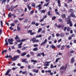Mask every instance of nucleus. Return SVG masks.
Segmentation results:
<instances>
[{
  "instance_id": "nucleus-1",
  "label": "nucleus",
  "mask_w": 76,
  "mask_h": 76,
  "mask_svg": "<svg viewBox=\"0 0 76 76\" xmlns=\"http://www.w3.org/2000/svg\"><path fill=\"white\" fill-rule=\"evenodd\" d=\"M8 41L10 44L12 45V44H13V42H12L14 41V40H13V39L12 38L11 39L10 38L8 39Z\"/></svg>"
},
{
  "instance_id": "nucleus-2",
  "label": "nucleus",
  "mask_w": 76,
  "mask_h": 76,
  "mask_svg": "<svg viewBox=\"0 0 76 76\" xmlns=\"http://www.w3.org/2000/svg\"><path fill=\"white\" fill-rule=\"evenodd\" d=\"M11 70L12 69H8L5 73V76H7V75H8V76H11V75L9 74V73H10V72L11 71Z\"/></svg>"
},
{
  "instance_id": "nucleus-3",
  "label": "nucleus",
  "mask_w": 76,
  "mask_h": 76,
  "mask_svg": "<svg viewBox=\"0 0 76 76\" xmlns=\"http://www.w3.org/2000/svg\"><path fill=\"white\" fill-rule=\"evenodd\" d=\"M65 21L66 22H70L72 21L70 20V16L69 15L68 16V18H66L65 19Z\"/></svg>"
},
{
  "instance_id": "nucleus-4",
  "label": "nucleus",
  "mask_w": 76,
  "mask_h": 76,
  "mask_svg": "<svg viewBox=\"0 0 76 76\" xmlns=\"http://www.w3.org/2000/svg\"><path fill=\"white\" fill-rule=\"evenodd\" d=\"M26 40H27V39H22L21 40H20L19 39H18L17 40V41L18 42H24L25 41H26Z\"/></svg>"
},
{
  "instance_id": "nucleus-5",
  "label": "nucleus",
  "mask_w": 76,
  "mask_h": 76,
  "mask_svg": "<svg viewBox=\"0 0 76 76\" xmlns=\"http://www.w3.org/2000/svg\"><path fill=\"white\" fill-rule=\"evenodd\" d=\"M41 55H42L43 57L45 56V54H44V53L42 52V53H39L37 55V57H40Z\"/></svg>"
},
{
  "instance_id": "nucleus-6",
  "label": "nucleus",
  "mask_w": 76,
  "mask_h": 76,
  "mask_svg": "<svg viewBox=\"0 0 76 76\" xmlns=\"http://www.w3.org/2000/svg\"><path fill=\"white\" fill-rule=\"evenodd\" d=\"M19 57V56H14L13 58H12V60H13V61H15Z\"/></svg>"
},
{
  "instance_id": "nucleus-7",
  "label": "nucleus",
  "mask_w": 76,
  "mask_h": 76,
  "mask_svg": "<svg viewBox=\"0 0 76 76\" xmlns=\"http://www.w3.org/2000/svg\"><path fill=\"white\" fill-rule=\"evenodd\" d=\"M47 42V39H45L44 42H42L40 44L41 45H44Z\"/></svg>"
},
{
  "instance_id": "nucleus-8",
  "label": "nucleus",
  "mask_w": 76,
  "mask_h": 76,
  "mask_svg": "<svg viewBox=\"0 0 76 76\" xmlns=\"http://www.w3.org/2000/svg\"><path fill=\"white\" fill-rule=\"evenodd\" d=\"M41 7V4H39V5L36 6V8H38V7H39L38 9V10H41V9H42V7Z\"/></svg>"
},
{
  "instance_id": "nucleus-9",
  "label": "nucleus",
  "mask_w": 76,
  "mask_h": 76,
  "mask_svg": "<svg viewBox=\"0 0 76 76\" xmlns=\"http://www.w3.org/2000/svg\"><path fill=\"white\" fill-rule=\"evenodd\" d=\"M64 26L63 24L58 25L57 26L58 28H64Z\"/></svg>"
},
{
  "instance_id": "nucleus-10",
  "label": "nucleus",
  "mask_w": 76,
  "mask_h": 76,
  "mask_svg": "<svg viewBox=\"0 0 76 76\" xmlns=\"http://www.w3.org/2000/svg\"><path fill=\"white\" fill-rule=\"evenodd\" d=\"M74 57H73L71 59V63L73 64L75 62V59H74Z\"/></svg>"
},
{
  "instance_id": "nucleus-11",
  "label": "nucleus",
  "mask_w": 76,
  "mask_h": 76,
  "mask_svg": "<svg viewBox=\"0 0 76 76\" xmlns=\"http://www.w3.org/2000/svg\"><path fill=\"white\" fill-rule=\"evenodd\" d=\"M72 21H70L69 22H67L66 23V24H69V26H71V27H72L73 26V24L72 23Z\"/></svg>"
},
{
  "instance_id": "nucleus-12",
  "label": "nucleus",
  "mask_w": 76,
  "mask_h": 76,
  "mask_svg": "<svg viewBox=\"0 0 76 76\" xmlns=\"http://www.w3.org/2000/svg\"><path fill=\"white\" fill-rule=\"evenodd\" d=\"M22 42H21L18 45V48H22Z\"/></svg>"
},
{
  "instance_id": "nucleus-13",
  "label": "nucleus",
  "mask_w": 76,
  "mask_h": 76,
  "mask_svg": "<svg viewBox=\"0 0 76 76\" xmlns=\"http://www.w3.org/2000/svg\"><path fill=\"white\" fill-rule=\"evenodd\" d=\"M7 38H6L5 40V42H6L5 43V45H7H7H9V43H8V42H7Z\"/></svg>"
},
{
  "instance_id": "nucleus-14",
  "label": "nucleus",
  "mask_w": 76,
  "mask_h": 76,
  "mask_svg": "<svg viewBox=\"0 0 76 76\" xmlns=\"http://www.w3.org/2000/svg\"><path fill=\"white\" fill-rule=\"evenodd\" d=\"M27 53L26 52H23L21 54V56H26V55Z\"/></svg>"
},
{
  "instance_id": "nucleus-15",
  "label": "nucleus",
  "mask_w": 76,
  "mask_h": 76,
  "mask_svg": "<svg viewBox=\"0 0 76 76\" xmlns=\"http://www.w3.org/2000/svg\"><path fill=\"white\" fill-rule=\"evenodd\" d=\"M32 41L33 42V43L35 42V41L36 40V39L35 37L32 38Z\"/></svg>"
},
{
  "instance_id": "nucleus-16",
  "label": "nucleus",
  "mask_w": 76,
  "mask_h": 76,
  "mask_svg": "<svg viewBox=\"0 0 76 76\" xmlns=\"http://www.w3.org/2000/svg\"><path fill=\"white\" fill-rule=\"evenodd\" d=\"M5 58H10L11 59H12V56H11V55L9 56L8 55H7L6 56H5Z\"/></svg>"
},
{
  "instance_id": "nucleus-17",
  "label": "nucleus",
  "mask_w": 76,
  "mask_h": 76,
  "mask_svg": "<svg viewBox=\"0 0 76 76\" xmlns=\"http://www.w3.org/2000/svg\"><path fill=\"white\" fill-rule=\"evenodd\" d=\"M69 12L70 13H74V11L72 9H70L69 10Z\"/></svg>"
},
{
  "instance_id": "nucleus-18",
  "label": "nucleus",
  "mask_w": 76,
  "mask_h": 76,
  "mask_svg": "<svg viewBox=\"0 0 76 76\" xmlns=\"http://www.w3.org/2000/svg\"><path fill=\"white\" fill-rule=\"evenodd\" d=\"M7 50H3L1 52V53L2 54H4V53H7Z\"/></svg>"
},
{
  "instance_id": "nucleus-19",
  "label": "nucleus",
  "mask_w": 76,
  "mask_h": 76,
  "mask_svg": "<svg viewBox=\"0 0 76 76\" xmlns=\"http://www.w3.org/2000/svg\"><path fill=\"white\" fill-rule=\"evenodd\" d=\"M8 18H12V15L11 13H9L8 15Z\"/></svg>"
},
{
  "instance_id": "nucleus-20",
  "label": "nucleus",
  "mask_w": 76,
  "mask_h": 76,
  "mask_svg": "<svg viewBox=\"0 0 76 76\" xmlns=\"http://www.w3.org/2000/svg\"><path fill=\"white\" fill-rule=\"evenodd\" d=\"M38 70L37 69L36 71V70H35V69H34L33 70H32V72H35V73H38Z\"/></svg>"
},
{
  "instance_id": "nucleus-21",
  "label": "nucleus",
  "mask_w": 76,
  "mask_h": 76,
  "mask_svg": "<svg viewBox=\"0 0 76 76\" xmlns=\"http://www.w3.org/2000/svg\"><path fill=\"white\" fill-rule=\"evenodd\" d=\"M0 25L1 27H3V20H1L0 21Z\"/></svg>"
},
{
  "instance_id": "nucleus-22",
  "label": "nucleus",
  "mask_w": 76,
  "mask_h": 76,
  "mask_svg": "<svg viewBox=\"0 0 76 76\" xmlns=\"http://www.w3.org/2000/svg\"><path fill=\"white\" fill-rule=\"evenodd\" d=\"M58 20L59 22H60V23H63V20L60 18L59 19H58Z\"/></svg>"
},
{
  "instance_id": "nucleus-23",
  "label": "nucleus",
  "mask_w": 76,
  "mask_h": 76,
  "mask_svg": "<svg viewBox=\"0 0 76 76\" xmlns=\"http://www.w3.org/2000/svg\"><path fill=\"white\" fill-rule=\"evenodd\" d=\"M64 35V33H61L60 34V37H63Z\"/></svg>"
},
{
  "instance_id": "nucleus-24",
  "label": "nucleus",
  "mask_w": 76,
  "mask_h": 76,
  "mask_svg": "<svg viewBox=\"0 0 76 76\" xmlns=\"http://www.w3.org/2000/svg\"><path fill=\"white\" fill-rule=\"evenodd\" d=\"M70 15L72 18H75V14H73V13H72L71 14H70Z\"/></svg>"
},
{
  "instance_id": "nucleus-25",
  "label": "nucleus",
  "mask_w": 76,
  "mask_h": 76,
  "mask_svg": "<svg viewBox=\"0 0 76 76\" xmlns=\"http://www.w3.org/2000/svg\"><path fill=\"white\" fill-rule=\"evenodd\" d=\"M40 11L41 13H45V10H41Z\"/></svg>"
},
{
  "instance_id": "nucleus-26",
  "label": "nucleus",
  "mask_w": 76,
  "mask_h": 76,
  "mask_svg": "<svg viewBox=\"0 0 76 76\" xmlns=\"http://www.w3.org/2000/svg\"><path fill=\"white\" fill-rule=\"evenodd\" d=\"M60 59H61V58H57L56 59L55 62L56 63H57L58 62V60H60Z\"/></svg>"
},
{
  "instance_id": "nucleus-27",
  "label": "nucleus",
  "mask_w": 76,
  "mask_h": 76,
  "mask_svg": "<svg viewBox=\"0 0 76 76\" xmlns=\"http://www.w3.org/2000/svg\"><path fill=\"white\" fill-rule=\"evenodd\" d=\"M65 47V46L63 45L62 46L61 48V50H64V48Z\"/></svg>"
},
{
  "instance_id": "nucleus-28",
  "label": "nucleus",
  "mask_w": 76,
  "mask_h": 76,
  "mask_svg": "<svg viewBox=\"0 0 76 76\" xmlns=\"http://www.w3.org/2000/svg\"><path fill=\"white\" fill-rule=\"evenodd\" d=\"M62 18H66V15L65 14H62L61 15Z\"/></svg>"
},
{
  "instance_id": "nucleus-29",
  "label": "nucleus",
  "mask_w": 76,
  "mask_h": 76,
  "mask_svg": "<svg viewBox=\"0 0 76 76\" xmlns=\"http://www.w3.org/2000/svg\"><path fill=\"white\" fill-rule=\"evenodd\" d=\"M27 7L28 9V10H31V7L29 6V5H28Z\"/></svg>"
},
{
  "instance_id": "nucleus-30",
  "label": "nucleus",
  "mask_w": 76,
  "mask_h": 76,
  "mask_svg": "<svg viewBox=\"0 0 76 76\" xmlns=\"http://www.w3.org/2000/svg\"><path fill=\"white\" fill-rule=\"evenodd\" d=\"M67 65H68V64H66L65 67H64V70H66V69H67Z\"/></svg>"
},
{
  "instance_id": "nucleus-31",
  "label": "nucleus",
  "mask_w": 76,
  "mask_h": 76,
  "mask_svg": "<svg viewBox=\"0 0 76 76\" xmlns=\"http://www.w3.org/2000/svg\"><path fill=\"white\" fill-rule=\"evenodd\" d=\"M37 50H38L37 48H35L33 49V51H36Z\"/></svg>"
},
{
  "instance_id": "nucleus-32",
  "label": "nucleus",
  "mask_w": 76,
  "mask_h": 76,
  "mask_svg": "<svg viewBox=\"0 0 76 76\" xmlns=\"http://www.w3.org/2000/svg\"><path fill=\"white\" fill-rule=\"evenodd\" d=\"M56 17L55 16H54L52 17V19L53 20H55V19H56Z\"/></svg>"
},
{
  "instance_id": "nucleus-33",
  "label": "nucleus",
  "mask_w": 76,
  "mask_h": 76,
  "mask_svg": "<svg viewBox=\"0 0 76 76\" xmlns=\"http://www.w3.org/2000/svg\"><path fill=\"white\" fill-rule=\"evenodd\" d=\"M64 66H62L60 68V70H64Z\"/></svg>"
},
{
  "instance_id": "nucleus-34",
  "label": "nucleus",
  "mask_w": 76,
  "mask_h": 76,
  "mask_svg": "<svg viewBox=\"0 0 76 76\" xmlns=\"http://www.w3.org/2000/svg\"><path fill=\"white\" fill-rule=\"evenodd\" d=\"M51 48L53 49H54V48H56V46H55V45H54L52 44V45Z\"/></svg>"
},
{
  "instance_id": "nucleus-35",
  "label": "nucleus",
  "mask_w": 76,
  "mask_h": 76,
  "mask_svg": "<svg viewBox=\"0 0 76 76\" xmlns=\"http://www.w3.org/2000/svg\"><path fill=\"white\" fill-rule=\"evenodd\" d=\"M42 30V28H39L38 30V33H39V32H41V31Z\"/></svg>"
},
{
  "instance_id": "nucleus-36",
  "label": "nucleus",
  "mask_w": 76,
  "mask_h": 76,
  "mask_svg": "<svg viewBox=\"0 0 76 76\" xmlns=\"http://www.w3.org/2000/svg\"><path fill=\"white\" fill-rule=\"evenodd\" d=\"M64 6L65 7H68V5H67V4L66 3H64Z\"/></svg>"
},
{
  "instance_id": "nucleus-37",
  "label": "nucleus",
  "mask_w": 76,
  "mask_h": 76,
  "mask_svg": "<svg viewBox=\"0 0 76 76\" xmlns=\"http://www.w3.org/2000/svg\"><path fill=\"white\" fill-rule=\"evenodd\" d=\"M10 25L11 26H15V25L14 23H12L10 24Z\"/></svg>"
},
{
  "instance_id": "nucleus-38",
  "label": "nucleus",
  "mask_w": 76,
  "mask_h": 76,
  "mask_svg": "<svg viewBox=\"0 0 76 76\" xmlns=\"http://www.w3.org/2000/svg\"><path fill=\"white\" fill-rule=\"evenodd\" d=\"M28 48V47H24L23 48H22V50H25V49H26V48Z\"/></svg>"
},
{
  "instance_id": "nucleus-39",
  "label": "nucleus",
  "mask_w": 76,
  "mask_h": 76,
  "mask_svg": "<svg viewBox=\"0 0 76 76\" xmlns=\"http://www.w3.org/2000/svg\"><path fill=\"white\" fill-rule=\"evenodd\" d=\"M26 59H24L22 60V62H25L26 61Z\"/></svg>"
},
{
  "instance_id": "nucleus-40",
  "label": "nucleus",
  "mask_w": 76,
  "mask_h": 76,
  "mask_svg": "<svg viewBox=\"0 0 76 76\" xmlns=\"http://www.w3.org/2000/svg\"><path fill=\"white\" fill-rule=\"evenodd\" d=\"M31 62H34V63H37V61L34 60H31Z\"/></svg>"
},
{
  "instance_id": "nucleus-41",
  "label": "nucleus",
  "mask_w": 76,
  "mask_h": 76,
  "mask_svg": "<svg viewBox=\"0 0 76 76\" xmlns=\"http://www.w3.org/2000/svg\"><path fill=\"white\" fill-rule=\"evenodd\" d=\"M66 29H67V27L65 26L64 27V31L65 32H66Z\"/></svg>"
},
{
  "instance_id": "nucleus-42",
  "label": "nucleus",
  "mask_w": 76,
  "mask_h": 76,
  "mask_svg": "<svg viewBox=\"0 0 76 76\" xmlns=\"http://www.w3.org/2000/svg\"><path fill=\"white\" fill-rule=\"evenodd\" d=\"M32 30H29L28 32V34H29V33L31 34V33H32Z\"/></svg>"
},
{
  "instance_id": "nucleus-43",
  "label": "nucleus",
  "mask_w": 76,
  "mask_h": 76,
  "mask_svg": "<svg viewBox=\"0 0 76 76\" xmlns=\"http://www.w3.org/2000/svg\"><path fill=\"white\" fill-rule=\"evenodd\" d=\"M60 46H61V45H57V46H56V47L58 48H60Z\"/></svg>"
},
{
  "instance_id": "nucleus-44",
  "label": "nucleus",
  "mask_w": 76,
  "mask_h": 76,
  "mask_svg": "<svg viewBox=\"0 0 76 76\" xmlns=\"http://www.w3.org/2000/svg\"><path fill=\"white\" fill-rule=\"evenodd\" d=\"M19 38V36L18 35L16 36V37L15 38V39H18Z\"/></svg>"
},
{
  "instance_id": "nucleus-45",
  "label": "nucleus",
  "mask_w": 76,
  "mask_h": 76,
  "mask_svg": "<svg viewBox=\"0 0 76 76\" xmlns=\"http://www.w3.org/2000/svg\"><path fill=\"white\" fill-rule=\"evenodd\" d=\"M33 47H38V45L37 44H34V45Z\"/></svg>"
},
{
  "instance_id": "nucleus-46",
  "label": "nucleus",
  "mask_w": 76,
  "mask_h": 76,
  "mask_svg": "<svg viewBox=\"0 0 76 76\" xmlns=\"http://www.w3.org/2000/svg\"><path fill=\"white\" fill-rule=\"evenodd\" d=\"M17 53H18V54H20V51L19 49L17 50Z\"/></svg>"
},
{
  "instance_id": "nucleus-47",
  "label": "nucleus",
  "mask_w": 76,
  "mask_h": 76,
  "mask_svg": "<svg viewBox=\"0 0 76 76\" xmlns=\"http://www.w3.org/2000/svg\"><path fill=\"white\" fill-rule=\"evenodd\" d=\"M71 37H75V34H72L71 35Z\"/></svg>"
},
{
  "instance_id": "nucleus-48",
  "label": "nucleus",
  "mask_w": 76,
  "mask_h": 76,
  "mask_svg": "<svg viewBox=\"0 0 76 76\" xmlns=\"http://www.w3.org/2000/svg\"><path fill=\"white\" fill-rule=\"evenodd\" d=\"M66 47L67 48H68L69 49L70 48V45H68L66 46Z\"/></svg>"
},
{
  "instance_id": "nucleus-49",
  "label": "nucleus",
  "mask_w": 76,
  "mask_h": 76,
  "mask_svg": "<svg viewBox=\"0 0 76 76\" xmlns=\"http://www.w3.org/2000/svg\"><path fill=\"white\" fill-rule=\"evenodd\" d=\"M34 10H33L31 11V12H30V13H31V14L32 15V14H33V13H34Z\"/></svg>"
},
{
  "instance_id": "nucleus-50",
  "label": "nucleus",
  "mask_w": 76,
  "mask_h": 76,
  "mask_svg": "<svg viewBox=\"0 0 76 76\" xmlns=\"http://www.w3.org/2000/svg\"><path fill=\"white\" fill-rule=\"evenodd\" d=\"M31 24L32 25H35V22L34 21H33L31 22Z\"/></svg>"
},
{
  "instance_id": "nucleus-51",
  "label": "nucleus",
  "mask_w": 76,
  "mask_h": 76,
  "mask_svg": "<svg viewBox=\"0 0 76 76\" xmlns=\"http://www.w3.org/2000/svg\"><path fill=\"white\" fill-rule=\"evenodd\" d=\"M30 54H31V55H33V56L34 55V53L33 52H30Z\"/></svg>"
},
{
  "instance_id": "nucleus-52",
  "label": "nucleus",
  "mask_w": 76,
  "mask_h": 76,
  "mask_svg": "<svg viewBox=\"0 0 76 76\" xmlns=\"http://www.w3.org/2000/svg\"><path fill=\"white\" fill-rule=\"evenodd\" d=\"M18 22H19V21L18 20H16L14 21L15 23H18Z\"/></svg>"
},
{
  "instance_id": "nucleus-53",
  "label": "nucleus",
  "mask_w": 76,
  "mask_h": 76,
  "mask_svg": "<svg viewBox=\"0 0 76 76\" xmlns=\"http://www.w3.org/2000/svg\"><path fill=\"white\" fill-rule=\"evenodd\" d=\"M72 39V37L71 36H69L68 37V39H69V40H71Z\"/></svg>"
},
{
  "instance_id": "nucleus-54",
  "label": "nucleus",
  "mask_w": 76,
  "mask_h": 76,
  "mask_svg": "<svg viewBox=\"0 0 76 76\" xmlns=\"http://www.w3.org/2000/svg\"><path fill=\"white\" fill-rule=\"evenodd\" d=\"M6 0H3V1H2V3L3 4V3H6Z\"/></svg>"
},
{
  "instance_id": "nucleus-55",
  "label": "nucleus",
  "mask_w": 76,
  "mask_h": 76,
  "mask_svg": "<svg viewBox=\"0 0 76 76\" xmlns=\"http://www.w3.org/2000/svg\"><path fill=\"white\" fill-rule=\"evenodd\" d=\"M35 33V32H32L31 33H30V35H34Z\"/></svg>"
},
{
  "instance_id": "nucleus-56",
  "label": "nucleus",
  "mask_w": 76,
  "mask_h": 76,
  "mask_svg": "<svg viewBox=\"0 0 76 76\" xmlns=\"http://www.w3.org/2000/svg\"><path fill=\"white\" fill-rule=\"evenodd\" d=\"M28 19L25 20L24 21V23H26V22H28Z\"/></svg>"
},
{
  "instance_id": "nucleus-57",
  "label": "nucleus",
  "mask_w": 76,
  "mask_h": 76,
  "mask_svg": "<svg viewBox=\"0 0 76 76\" xmlns=\"http://www.w3.org/2000/svg\"><path fill=\"white\" fill-rule=\"evenodd\" d=\"M44 18H42V19H41L40 20V22H43V21H44Z\"/></svg>"
},
{
  "instance_id": "nucleus-58",
  "label": "nucleus",
  "mask_w": 76,
  "mask_h": 76,
  "mask_svg": "<svg viewBox=\"0 0 76 76\" xmlns=\"http://www.w3.org/2000/svg\"><path fill=\"white\" fill-rule=\"evenodd\" d=\"M26 73V71H23L22 72V74H23V75H24V74H25Z\"/></svg>"
},
{
  "instance_id": "nucleus-59",
  "label": "nucleus",
  "mask_w": 76,
  "mask_h": 76,
  "mask_svg": "<svg viewBox=\"0 0 76 76\" xmlns=\"http://www.w3.org/2000/svg\"><path fill=\"white\" fill-rule=\"evenodd\" d=\"M51 36H50L48 37V40H50V39H51Z\"/></svg>"
},
{
  "instance_id": "nucleus-60",
  "label": "nucleus",
  "mask_w": 76,
  "mask_h": 76,
  "mask_svg": "<svg viewBox=\"0 0 76 76\" xmlns=\"http://www.w3.org/2000/svg\"><path fill=\"white\" fill-rule=\"evenodd\" d=\"M67 31H68V32H69V31L70 30V28L68 27L67 29Z\"/></svg>"
},
{
  "instance_id": "nucleus-61",
  "label": "nucleus",
  "mask_w": 76,
  "mask_h": 76,
  "mask_svg": "<svg viewBox=\"0 0 76 76\" xmlns=\"http://www.w3.org/2000/svg\"><path fill=\"white\" fill-rule=\"evenodd\" d=\"M17 30L18 31H20V28L18 26H17Z\"/></svg>"
},
{
  "instance_id": "nucleus-62",
  "label": "nucleus",
  "mask_w": 76,
  "mask_h": 76,
  "mask_svg": "<svg viewBox=\"0 0 76 76\" xmlns=\"http://www.w3.org/2000/svg\"><path fill=\"white\" fill-rule=\"evenodd\" d=\"M56 35L57 37H59V35L60 36V34L59 33H57L56 34Z\"/></svg>"
},
{
  "instance_id": "nucleus-63",
  "label": "nucleus",
  "mask_w": 76,
  "mask_h": 76,
  "mask_svg": "<svg viewBox=\"0 0 76 76\" xmlns=\"http://www.w3.org/2000/svg\"><path fill=\"white\" fill-rule=\"evenodd\" d=\"M33 7H35V3H33L32 4Z\"/></svg>"
},
{
  "instance_id": "nucleus-64",
  "label": "nucleus",
  "mask_w": 76,
  "mask_h": 76,
  "mask_svg": "<svg viewBox=\"0 0 76 76\" xmlns=\"http://www.w3.org/2000/svg\"><path fill=\"white\" fill-rule=\"evenodd\" d=\"M48 15L49 16H50V11H49L48 12Z\"/></svg>"
}]
</instances>
